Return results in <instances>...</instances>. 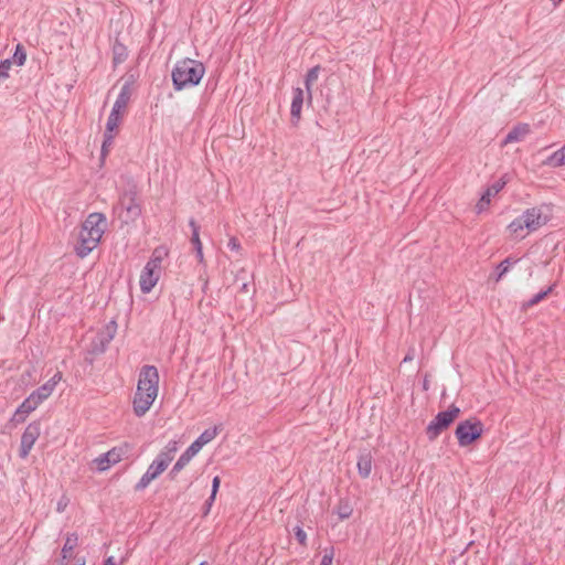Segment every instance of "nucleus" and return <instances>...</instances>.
Returning <instances> with one entry per match:
<instances>
[{"label": "nucleus", "instance_id": "obj_15", "mask_svg": "<svg viewBox=\"0 0 565 565\" xmlns=\"http://www.w3.org/2000/svg\"><path fill=\"white\" fill-rule=\"evenodd\" d=\"M305 102V93L302 88L296 87L292 89V100L290 106L291 124L297 126L301 118V109Z\"/></svg>", "mask_w": 565, "mask_h": 565}, {"label": "nucleus", "instance_id": "obj_10", "mask_svg": "<svg viewBox=\"0 0 565 565\" xmlns=\"http://www.w3.org/2000/svg\"><path fill=\"white\" fill-rule=\"evenodd\" d=\"M62 380V373L56 372L47 382L33 391L28 397L39 407L55 390L56 384Z\"/></svg>", "mask_w": 565, "mask_h": 565}, {"label": "nucleus", "instance_id": "obj_35", "mask_svg": "<svg viewBox=\"0 0 565 565\" xmlns=\"http://www.w3.org/2000/svg\"><path fill=\"white\" fill-rule=\"evenodd\" d=\"M294 534L300 545L307 546V534L300 525L294 529Z\"/></svg>", "mask_w": 565, "mask_h": 565}, {"label": "nucleus", "instance_id": "obj_21", "mask_svg": "<svg viewBox=\"0 0 565 565\" xmlns=\"http://www.w3.org/2000/svg\"><path fill=\"white\" fill-rule=\"evenodd\" d=\"M113 64L117 66L124 63L128 57V51L125 44H122L118 38L115 39L113 44Z\"/></svg>", "mask_w": 565, "mask_h": 565}, {"label": "nucleus", "instance_id": "obj_45", "mask_svg": "<svg viewBox=\"0 0 565 565\" xmlns=\"http://www.w3.org/2000/svg\"><path fill=\"white\" fill-rule=\"evenodd\" d=\"M211 507L212 505H209V503H206V502L204 503V505H203V515L204 516L210 513Z\"/></svg>", "mask_w": 565, "mask_h": 565}, {"label": "nucleus", "instance_id": "obj_46", "mask_svg": "<svg viewBox=\"0 0 565 565\" xmlns=\"http://www.w3.org/2000/svg\"><path fill=\"white\" fill-rule=\"evenodd\" d=\"M215 498H216V494L211 493V495L209 497V499L205 502L209 503V505H213Z\"/></svg>", "mask_w": 565, "mask_h": 565}, {"label": "nucleus", "instance_id": "obj_1", "mask_svg": "<svg viewBox=\"0 0 565 565\" xmlns=\"http://www.w3.org/2000/svg\"><path fill=\"white\" fill-rule=\"evenodd\" d=\"M159 373L156 366L145 365L140 370L132 405L136 416H143L158 395Z\"/></svg>", "mask_w": 565, "mask_h": 565}, {"label": "nucleus", "instance_id": "obj_42", "mask_svg": "<svg viewBox=\"0 0 565 565\" xmlns=\"http://www.w3.org/2000/svg\"><path fill=\"white\" fill-rule=\"evenodd\" d=\"M221 486V479L218 476H215L212 480V491L211 493L216 494Z\"/></svg>", "mask_w": 565, "mask_h": 565}, {"label": "nucleus", "instance_id": "obj_49", "mask_svg": "<svg viewBox=\"0 0 565 565\" xmlns=\"http://www.w3.org/2000/svg\"><path fill=\"white\" fill-rule=\"evenodd\" d=\"M200 565H210L206 561L200 563Z\"/></svg>", "mask_w": 565, "mask_h": 565}, {"label": "nucleus", "instance_id": "obj_20", "mask_svg": "<svg viewBox=\"0 0 565 565\" xmlns=\"http://www.w3.org/2000/svg\"><path fill=\"white\" fill-rule=\"evenodd\" d=\"M189 225L192 230L191 243L196 253V257H198L199 262H202L203 260V252H202V243L200 239V225H198V223L195 222L194 218H191L189 221Z\"/></svg>", "mask_w": 565, "mask_h": 565}, {"label": "nucleus", "instance_id": "obj_31", "mask_svg": "<svg viewBox=\"0 0 565 565\" xmlns=\"http://www.w3.org/2000/svg\"><path fill=\"white\" fill-rule=\"evenodd\" d=\"M11 61H12V63H15L18 66L24 65V63L26 61V52H25L24 46L21 43L17 44Z\"/></svg>", "mask_w": 565, "mask_h": 565}, {"label": "nucleus", "instance_id": "obj_29", "mask_svg": "<svg viewBox=\"0 0 565 565\" xmlns=\"http://www.w3.org/2000/svg\"><path fill=\"white\" fill-rule=\"evenodd\" d=\"M117 332V323L115 320L109 321L97 334L110 342Z\"/></svg>", "mask_w": 565, "mask_h": 565}, {"label": "nucleus", "instance_id": "obj_34", "mask_svg": "<svg viewBox=\"0 0 565 565\" xmlns=\"http://www.w3.org/2000/svg\"><path fill=\"white\" fill-rule=\"evenodd\" d=\"M172 457L169 456L164 450L160 451L157 458L153 460L154 463H159L163 467V470H166L169 466V463L172 461Z\"/></svg>", "mask_w": 565, "mask_h": 565}, {"label": "nucleus", "instance_id": "obj_11", "mask_svg": "<svg viewBox=\"0 0 565 565\" xmlns=\"http://www.w3.org/2000/svg\"><path fill=\"white\" fill-rule=\"evenodd\" d=\"M130 100V96L127 95V90L126 89H120V93L113 106V109L108 116V119H107V130L108 131H113L114 129H116L118 127V124L120 121V113L121 110H124L128 103Z\"/></svg>", "mask_w": 565, "mask_h": 565}, {"label": "nucleus", "instance_id": "obj_25", "mask_svg": "<svg viewBox=\"0 0 565 565\" xmlns=\"http://www.w3.org/2000/svg\"><path fill=\"white\" fill-rule=\"evenodd\" d=\"M544 164L558 168L565 164V145L558 149L557 151L553 152L547 159L544 161Z\"/></svg>", "mask_w": 565, "mask_h": 565}, {"label": "nucleus", "instance_id": "obj_8", "mask_svg": "<svg viewBox=\"0 0 565 565\" xmlns=\"http://www.w3.org/2000/svg\"><path fill=\"white\" fill-rule=\"evenodd\" d=\"M550 207L547 205L526 209L523 213L524 225L529 232H534L550 221Z\"/></svg>", "mask_w": 565, "mask_h": 565}, {"label": "nucleus", "instance_id": "obj_41", "mask_svg": "<svg viewBox=\"0 0 565 565\" xmlns=\"http://www.w3.org/2000/svg\"><path fill=\"white\" fill-rule=\"evenodd\" d=\"M227 247L232 250H239L241 244L236 237H231L227 244Z\"/></svg>", "mask_w": 565, "mask_h": 565}, {"label": "nucleus", "instance_id": "obj_12", "mask_svg": "<svg viewBox=\"0 0 565 565\" xmlns=\"http://www.w3.org/2000/svg\"><path fill=\"white\" fill-rule=\"evenodd\" d=\"M504 185L505 181L503 179H499L490 186H488L476 205L477 213H481L487 210L490 205L491 196L497 195L504 188Z\"/></svg>", "mask_w": 565, "mask_h": 565}, {"label": "nucleus", "instance_id": "obj_2", "mask_svg": "<svg viewBox=\"0 0 565 565\" xmlns=\"http://www.w3.org/2000/svg\"><path fill=\"white\" fill-rule=\"evenodd\" d=\"M106 216L103 213H90L83 222L75 245V253L79 258L86 257L95 249L105 232Z\"/></svg>", "mask_w": 565, "mask_h": 565}, {"label": "nucleus", "instance_id": "obj_6", "mask_svg": "<svg viewBox=\"0 0 565 565\" xmlns=\"http://www.w3.org/2000/svg\"><path fill=\"white\" fill-rule=\"evenodd\" d=\"M483 431V423L477 417H470L457 425L455 436L460 447H467L478 441L482 437Z\"/></svg>", "mask_w": 565, "mask_h": 565}, {"label": "nucleus", "instance_id": "obj_26", "mask_svg": "<svg viewBox=\"0 0 565 565\" xmlns=\"http://www.w3.org/2000/svg\"><path fill=\"white\" fill-rule=\"evenodd\" d=\"M109 343L110 342L105 341L104 338L96 334V337L92 340L89 351H90V353H93L95 355L103 354L107 350V347Z\"/></svg>", "mask_w": 565, "mask_h": 565}, {"label": "nucleus", "instance_id": "obj_28", "mask_svg": "<svg viewBox=\"0 0 565 565\" xmlns=\"http://www.w3.org/2000/svg\"><path fill=\"white\" fill-rule=\"evenodd\" d=\"M168 252L164 247H157L150 259L147 262V265H150L151 267L160 269L162 259L164 256H167Z\"/></svg>", "mask_w": 565, "mask_h": 565}, {"label": "nucleus", "instance_id": "obj_13", "mask_svg": "<svg viewBox=\"0 0 565 565\" xmlns=\"http://www.w3.org/2000/svg\"><path fill=\"white\" fill-rule=\"evenodd\" d=\"M38 408L34 403L26 397L15 409L12 417L9 420V424L13 427H17L20 424H23L26 420V417Z\"/></svg>", "mask_w": 565, "mask_h": 565}, {"label": "nucleus", "instance_id": "obj_30", "mask_svg": "<svg viewBox=\"0 0 565 565\" xmlns=\"http://www.w3.org/2000/svg\"><path fill=\"white\" fill-rule=\"evenodd\" d=\"M519 259H514L512 257H507L503 259L498 266H497V278L495 280L499 281L510 269L511 265L516 264Z\"/></svg>", "mask_w": 565, "mask_h": 565}, {"label": "nucleus", "instance_id": "obj_4", "mask_svg": "<svg viewBox=\"0 0 565 565\" xmlns=\"http://www.w3.org/2000/svg\"><path fill=\"white\" fill-rule=\"evenodd\" d=\"M119 206L121 209L119 217L122 223L130 224L140 217L142 211L140 190L134 181L128 182L120 194Z\"/></svg>", "mask_w": 565, "mask_h": 565}, {"label": "nucleus", "instance_id": "obj_7", "mask_svg": "<svg viewBox=\"0 0 565 565\" xmlns=\"http://www.w3.org/2000/svg\"><path fill=\"white\" fill-rule=\"evenodd\" d=\"M461 411L455 404H451L448 409L439 412L434 419L426 427V436L429 441H434L437 437L458 418Z\"/></svg>", "mask_w": 565, "mask_h": 565}, {"label": "nucleus", "instance_id": "obj_40", "mask_svg": "<svg viewBox=\"0 0 565 565\" xmlns=\"http://www.w3.org/2000/svg\"><path fill=\"white\" fill-rule=\"evenodd\" d=\"M169 456H171L172 458L174 457V454L177 452L178 450V443L175 440H170L164 449H163Z\"/></svg>", "mask_w": 565, "mask_h": 565}, {"label": "nucleus", "instance_id": "obj_27", "mask_svg": "<svg viewBox=\"0 0 565 565\" xmlns=\"http://www.w3.org/2000/svg\"><path fill=\"white\" fill-rule=\"evenodd\" d=\"M335 513L340 520L349 519L353 513V508L351 507L349 500L341 499L337 507Z\"/></svg>", "mask_w": 565, "mask_h": 565}, {"label": "nucleus", "instance_id": "obj_44", "mask_svg": "<svg viewBox=\"0 0 565 565\" xmlns=\"http://www.w3.org/2000/svg\"><path fill=\"white\" fill-rule=\"evenodd\" d=\"M65 507H66V502H63L62 500H60V501L57 502V511H58V512H63V511H64V509H65Z\"/></svg>", "mask_w": 565, "mask_h": 565}, {"label": "nucleus", "instance_id": "obj_47", "mask_svg": "<svg viewBox=\"0 0 565 565\" xmlns=\"http://www.w3.org/2000/svg\"><path fill=\"white\" fill-rule=\"evenodd\" d=\"M411 360H412V356L406 355V356L404 358L403 362H407V361H411Z\"/></svg>", "mask_w": 565, "mask_h": 565}, {"label": "nucleus", "instance_id": "obj_36", "mask_svg": "<svg viewBox=\"0 0 565 565\" xmlns=\"http://www.w3.org/2000/svg\"><path fill=\"white\" fill-rule=\"evenodd\" d=\"M12 61L10 58H6L0 62V78L9 77V70L11 68Z\"/></svg>", "mask_w": 565, "mask_h": 565}, {"label": "nucleus", "instance_id": "obj_32", "mask_svg": "<svg viewBox=\"0 0 565 565\" xmlns=\"http://www.w3.org/2000/svg\"><path fill=\"white\" fill-rule=\"evenodd\" d=\"M509 231L512 234H518L519 232L526 228V225H524L523 216L520 215L519 217L514 218L508 226Z\"/></svg>", "mask_w": 565, "mask_h": 565}, {"label": "nucleus", "instance_id": "obj_33", "mask_svg": "<svg viewBox=\"0 0 565 565\" xmlns=\"http://www.w3.org/2000/svg\"><path fill=\"white\" fill-rule=\"evenodd\" d=\"M114 135L113 131H108L107 129L104 132V140L102 145V157L104 158L108 153V148L113 145Z\"/></svg>", "mask_w": 565, "mask_h": 565}, {"label": "nucleus", "instance_id": "obj_14", "mask_svg": "<svg viewBox=\"0 0 565 565\" xmlns=\"http://www.w3.org/2000/svg\"><path fill=\"white\" fill-rule=\"evenodd\" d=\"M159 269L151 267L150 265L145 266L140 275V289L143 294H148L156 286L159 280Z\"/></svg>", "mask_w": 565, "mask_h": 565}, {"label": "nucleus", "instance_id": "obj_39", "mask_svg": "<svg viewBox=\"0 0 565 565\" xmlns=\"http://www.w3.org/2000/svg\"><path fill=\"white\" fill-rule=\"evenodd\" d=\"M334 556V550L331 547L329 551H324L320 565H332Z\"/></svg>", "mask_w": 565, "mask_h": 565}, {"label": "nucleus", "instance_id": "obj_48", "mask_svg": "<svg viewBox=\"0 0 565 565\" xmlns=\"http://www.w3.org/2000/svg\"><path fill=\"white\" fill-rule=\"evenodd\" d=\"M65 561H66V559H63V558H62V559H61V562H60V565H65Z\"/></svg>", "mask_w": 565, "mask_h": 565}, {"label": "nucleus", "instance_id": "obj_5", "mask_svg": "<svg viewBox=\"0 0 565 565\" xmlns=\"http://www.w3.org/2000/svg\"><path fill=\"white\" fill-rule=\"evenodd\" d=\"M221 429L222 425L205 429L179 457L169 472L170 479L173 480L177 473H179L190 462V460L202 449L204 445L212 441Z\"/></svg>", "mask_w": 565, "mask_h": 565}, {"label": "nucleus", "instance_id": "obj_9", "mask_svg": "<svg viewBox=\"0 0 565 565\" xmlns=\"http://www.w3.org/2000/svg\"><path fill=\"white\" fill-rule=\"evenodd\" d=\"M40 434L41 424L39 420H34L26 426L21 436V444L19 449V456L21 458H26L29 456L32 447L40 437Z\"/></svg>", "mask_w": 565, "mask_h": 565}, {"label": "nucleus", "instance_id": "obj_38", "mask_svg": "<svg viewBox=\"0 0 565 565\" xmlns=\"http://www.w3.org/2000/svg\"><path fill=\"white\" fill-rule=\"evenodd\" d=\"M136 83V76L134 74H127L125 78V83L121 87V89L127 90V95L131 97V87Z\"/></svg>", "mask_w": 565, "mask_h": 565}, {"label": "nucleus", "instance_id": "obj_22", "mask_svg": "<svg viewBox=\"0 0 565 565\" xmlns=\"http://www.w3.org/2000/svg\"><path fill=\"white\" fill-rule=\"evenodd\" d=\"M319 72H320V66L316 65V66L311 67L305 76V86H306V90H307V103L308 104H311V102H312L311 86L318 79Z\"/></svg>", "mask_w": 565, "mask_h": 565}, {"label": "nucleus", "instance_id": "obj_16", "mask_svg": "<svg viewBox=\"0 0 565 565\" xmlns=\"http://www.w3.org/2000/svg\"><path fill=\"white\" fill-rule=\"evenodd\" d=\"M134 446L127 441L121 443L120 445L113 447L110 450L105 452V459H110V462L114 465L121 461L122 459H128L132 454Z\"/></svg>", "mask_w": 565, "mask_h": 565}, {"label": "nucleus", "instance_id": "obj_43", "mask_svg": "<svg viewBox=\"0 0 565 565\" xmlns=\"http://www.w3.org/2000/svg\"><path fill=\"white\" fill-rule=\"evenodd\" d=\"M103 565H116L114 557L113 556L107 557L104 561Z\"/></svg>", "mask_w": 565, "mask_h": 565}, {"label": "nucleus", "instance_id": "obj_37", "mask_svg": "<svg viewBox=\"0 0 565 565\" xmlns=\"http://www.w3.org/2000/svg\"><path fill=\"white\" fill-rule=\"evenodd\" d=\"M95 462L97 463V469L99 471H105L107 470L111 465H114L113 462H110V459H105V454L100 455L98 458L95 459Z\"/></svg>", "mask_w": 565, "mask_h": 565}, {"label": "nucleus", "instance_id": "obj_17", "mask_svg": "<svg viewBox=\"0 0 565 565\" xmlns=\"http://www.w3.org/2000/svg\"><path fill=\"white\" fill-rule=\"evenodd\" d=\"M163 467L159 463H154V461L151 462V465L148 467L147 471L143 473V476L140 478V480L135 486V491H142L145 490L152 480L158 478L163 472Z\"/></svg>", "mask_w": 565, "mask_h": 565}, {"label": "nucleus", "instance_id": "obj_24", "mask_svg": "<svg viewBox=\"0 0 565 565\" xmlns=\"http://www.w3.org/2000/svg\"><path fill=\"white\" fill-rule=\"evenodd\" d=\"M77 544H78L77 533L74 532V533L67 534L64 546L62 548L63 559H67L71 557L72 552L77 546Z\"/></svg>", "mask_w": 565, "mask_h": 565}, {"label": "nucleus", "instance_id": "obj_18", "mask_svg": "<svg viewBox=\"0 0 565 565\" xmlns=\"http://www.w3.org/2000/svg\"><path fill=\"white\" fill-rule=\"evenodd\" d=\"M373 456L370 450L363 449L358 458V471L361 478L366 479L372 472Z\"/></svg>", "mask_w": 565, "mask_h": 565}, {"label": "nucleus", "instance_id": "obj_19", "mask_svg": "<svg viewBox=\"0 0 565 565\" xmlns=\"http://www.w3.org/2000/svg\"><path fill=\"white\" fill-rule=\"evenodd\" d=\"M530 132L529 124H519L514 126L504 137L503 145L519 142L525 138V136Z\"/></svg>", "mask_w": 565, "mask_h": 565}, {"label": "nucleus", "instance_id": "obj_23", "mask_svg": "<svg viewBox=\"0 0 565 565\" xmlns=\"http://www.w3.org/2000/svg\"><path fill=\"white\" fill-rule=\"evenodd\" d=\"M554 285L547 287L545 290H541L536 295H534L531 299L527 301H524L521 305V310L526 311L529 308H532L533 306L540 303L543 301L552 291H553Z\"/></svg>", "mask_w": 565, "mask_h": 565}, {"label": "nucleus", "instance_id": "obj_3", "mask_svg": "<svg viewBox=\"0 0 565 565\" xmlns=\"http://www.w3.org/2000/svg\"><path fill=\"white\" fill-rule=\"evenodd\" d=\"M204 74L205 66L202 62L190 57L178 61L171 72L174 90L180 92L199 85Z\"/></svg>", "mask_w": 565, "mask_h": 565}]
</instances>
